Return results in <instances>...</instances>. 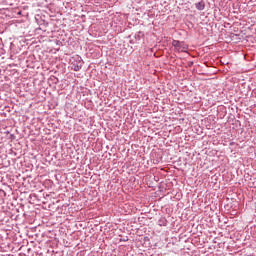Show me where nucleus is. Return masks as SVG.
Returning a JSON list of instances; mask_svg holds the SVG:
<instances>
[{
    "label": "nucleus",
    "instance_id": "f257e3e1",
    "mask_svg": "<svg viewBox=\"0 0 256 256\" xmlns=\"http://www.w3.org/2000/svg\"><path fill=\"white\" fill-rule=\"evenodd\" d=\"M172 45H173L175 51H178V53L187 52V45H185V43H183V42H180L179 40L172 41Z\"/></svg>",
    "mask_w": 256,
    "mask_h": 256
},
{
    "label": "nucleus",
    "instance_id": "f03ea898",
    "mask_svg": "<svg viewBox=\"0 0 256 256\" xmlns=\"http://www.w3.org/2000/svg\"><path fill=\"white\" fill-rule=\"evenodd\" d=\"M196 9H198V11H203V9H205V2L196 3Z\"/></svg>",
    "mask_w": 256,
    "mask_h": 256
},
{
    "label": "nucleus",
    "instance_id": "7ed1b4c3",
    "mask_svg": "<svg viewBox=\"0 0 256 256\" xmlns=\"http://www.w3.org/2000/svg\"><path fill=\"white\" fill-rule=\"evenodd\" d=\"M81 69V66L80 65H76L73 67V70L74 71H79Z\"/></svg>",
    "mask_w": 256,
    "mask_h": 256
}]
</instances>
